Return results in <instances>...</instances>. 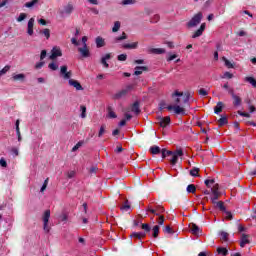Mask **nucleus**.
Returning a JSON list of instances; mask_svg holds the SVG:
<instances>
[{
  "label": "nucleus",
  "mask_w": 256,
  "mask_h": 256,
  "mask_svg": "<svg viewBox=\"0 0 256 256\" xmlns=\"http://www.w3.org/2000/svg\"><path fill=\"white\" fill-rule=\"evenodd\" d=\"M0 165H1V167H7V161H5L4 158H1Z\"/></svg>",
  "instance_id": "obj_63"
},
{
  "label": "nucleus",
  "mask_w": 256,
  "mask_h": 256,
  "mask_svg": "<svg viewBox=\"0 0 256 256\" xmlns=\"http://www.w3.org/2000/svg\"><path fill=\"white\" fill-rule=\"evenodd\" d=\"M146 235L145 232H133L130 237L131 239H138L141 241V239H145Z\"/></svg>",
  "instance_id": "obj_12"
},
{
  "label": "nucleus",
  "mask_w": 256,
  "mask_h": 256,
  "mask_svg": "<svg viewBox=\"0 0 256 256\" xmlns=\"http://www.w3.org/2000/svg\"><path fill=\"white\" fill-rule=\"evenodd\" d=\"M37 3H39V0H31L30 2H27L25 4V7H27L28 9H31V7H35Z\"/></svg>",
  "instance_id": "obj_35"
},
{
  "label": "nucleus",
  "mask_w": 256,
  "mask_h": 256,
  "mask_svg": "<svg viewBox=\"0 0 256 256\" xmlns=\"http://www.w3.org/2000/svg\"><path fill=\"white\" fill-rule=\"evenodd\" d=\"M62 56H63V52L61 51V48L59 46H54L51 50V55L49 56V59H51V61H55L57 57H62Z\"/></svg>",
  "instance_id": "obj_6"
},
{
  "label": "nucleus",
  "mask_w": 256,
  "mask_h": 256,
  "mask_svg": "<svg viewBox=\"0 0 256 256\" xmlns=\"http://www.w3.org/2000/svg\"><path fill=\"white\" fill-rule=\"evenodd\" d=\"M190 97L189 92L183 93L179 90L174 91L172 94L174 104L167 105V111L175 115H185V106L189 105Z\"/></svg>",
  "instance_id": "obj_1"
},
{
  "label": "nucleus",
  "mask_w": 256,
  "mask_h": 256,
  "mask_svg": "<svg viewBox=\"0 0 256 256\" xmlns=\"http://www.w3.org/2000/svg\"><path fill=\"white\" fill-rule=\"evenodd\" d=\"M124 117L126 118V121H130V119L133 118V116L129 113V110L125 112Z\"/></svg>",
  "instance_id": "obj_58"
},
{
  "label": "nucleus",
  "mask_w": 256,
  "mask_h": 256,
  "mask_svg": "<svg viewBox=\"0 0 256 256\" xmlns=\"http://www.w3.org/2000/svg\"><path fill=\"white\" fill-rule=\"evenodd\" d=\"M251 243L250 236L247 234H242L240 240V247H245V245H249Z\"/></svg>",
  "instance_id": "obj_10"
},
{
  "label": "nucleus",
  "mask_w": 256,
  "mask_h": 256,
  "mask_svg": "<svg viewBox=\"0 0 256 256\" xmlns=\"http://www.w3.org/2000/svg\"><path fill=\"white\" fill-rule=\"evenodd\" d=\"M179 157H183V150L178 149L173 151L171 154V158L169 159L171 165H177V161H179Z\"/></svg>",
  "instance_id": "obj_5"
},
{
  "label": "nucleus",
  "mask_w": 256,
  "mask_h": 256,
  "mask_svg": "<svg viewBox=\"0 0 256 256\" xmlns=\"http://www.w3.org/2000/svg\"><path fill=\"white\" fill-rule=\"evenodd\" d=\"M143 71H147V67L145 66H138L135 68L134 75H141Z\"/></svg>",
  "instance_id": "obj_24"
},
{
  "label": "nucleus",
  "mask_w": 256,
  "mask_h": 256,
  "mask_svg": "<svg viewBox=\"0 0 256 256\" xmlns=\"http://www.w3.org/2000/svg\"><path fill=\"white\" fill-rule=\"evenodd\" d=\"M161 228L158 226V225H156V226H154L153 227V229H152V235H153V237L155 238V239H157V237H159V230H160Z\"/></svg>",
  "instance_id": "obj_31"
},
{
  "label": "nucleus",
  "mask_w": 256,
  "mask_h": 256,
  "mask_svg": "<svg viewBox=\"0 0 256 256\" xmlns=\"http://www.w3.org/2000/svg\"><path fill=\"white\" fill-rule=\"evenodd\" d=\"M222 61H224L225 67H227V69H233V67H235L233 63L225 57H222Z\"/></svg>",
  "instance_id": "obj_26"
},
{
  "label": "nucleus",
  "mask_w": 256,
  "mask_h": 256,
  "mask_svg": "<svg viewBox=\"0 0 256 256\" xmlns=\"http://www.w3.org/2000/svg\"><path fill=\"white\" fill-rule=\"evenodd\" d=\"M16 133L18 135V141H21V130L19 129V120L16 121Z\"/></svg>",
  "instance_id": "obj_45"
},
{
  "label": "nucleus",
  "mask_w": 256,
  "mask_h": 256,
  "mask_svg": "<svg viewBox=\"0 0 256 256\" xmlns=\"http://www.w3.org/2000/svg\"><path fill=\"white\" fill-rule=\"evenodd\" d=\"M217 253H218L219 255L226 256V255L229 253V251L227 250V248L218 247V248H217Z\"/></svg>",
  "instance_id": "obj_30"
},
{
  "label": "nucleus",
  "mask_w": 256,
  "mask_h": 256,
  "mask_svg": "<svg viewBox=\"0 0 256 256\" xmlns=\"http://www.w3.org/2000/svg\"><path fill=\"white\" fill-rule=\"evenodd\" d=\"M137 45H138L137 42H133L131 44H124L123 48L124 49H137Z\"/></svg>",
  "instance_id": "obj_33"
},
{
  "label": "nucleus",
  "mask_w": 256,
  "mask_h": 256,
  "mask_svg": "<svg viewBox=\"0 0 256 256\" xmlns=\"http://www.w3.org/2000/svg\"><path fill=\"white\" fill-rule=\"evenodd\" d=\"M158 225H163L165 223V217L163 215H160L157 220Z\"/></svg>",
  "instance_id": "obj_55"
},
{
  "label": "nucleus",
  "mask_w": 256,
  "mask_h": 256,
  "mask_svg": "<svg viewBox=\"0 0 256 256\" xmlns=\"http://www.w3.org/2000/svg\"><path fill=\"white\" fill-rule=\"evenodd\" d=\"M47 57V50H42L40 54V61H43Z\"/></svg>",
  "instance_id": "obj_59"
},
{
  "label": "nucleus",
  "mask_w": 256,
  "mask_h": 256,
  "mask_svg": "<svg viewBox=\"0 0 256 256\" xmlns=\"http://www.w3.org/2000/svg\"><path fill=\"white\" fill-rule=\"evenodd\" d=\"M40 33L42 35H44V37H46V39H49V37H51V31L47 28L41 30Z\"/></svg>",
  "instance_id": "obj_37"
},
{
  "label": "nucleus",
  "mask_w": 256,
  "mask_h": 256,
  "mask_svg": "<svg viewBox=\"0 0 256 256\" xmlns=\"http://www.w3.org/2000/svg\"><path fill=\"white\" fill-rule=\"evenodd\" d=\"M244 81H246V83H249L250 85H252V87H256V79L248 76L244 78Z\"/></svg>",
  "instance_id": "obj_22"
},
{
  "label": "nucleus",
  "mask_w": 256,
  "mask_h": 256,
  "mask_svg": "<svg viewBox=\"0 0 256 256\" xmlns=\"http://www.w3.org/2000/svg\"><path fill=\"white\" fill-rule=\"evenodd\" d=\"M45 65L44 61L38 62L35 65V69H41Z\"/></svg>",
  "instance_id": "obj_61"
},
{
  "label": "nucleus",
  "mask_w": 256,
  "mask_h": 256,
  "mask_svg": "<svg viewBox=\"0 0 256 256\" xmlns=\"http://www.w3.org/2000/svg\"><path fill=\"white\" fill-rule=\"evenodd\" d=\"M13 81H25V74H13Z\"/></svg>",
  "instance_id": "obj_23"
},
{
  "label": "nucleus",
  "mask_w": 256,
  "mask_h": 256,
  "mask_svg": "<svg viewBox=\"0 0 256 256\" xmlns=\"http://www.w3.org/2000/svg\"><path fill=\"white\" fill-rule=\"evenodd\" d=\"M190 175L192 177H199V169L198 168H194V169L190 170Z\"/></svg>",
  "instance_id": "obj_46"
},
{
  "label": "nucleus",
  "mask_w": 256,
  "mask_h": 256,
  "mask_svg": "<svg viewBox=\"0 0 256 256\" xmlns=\"http://www.w3.org/2000/svg\"><path fill=\"white\" fill-rule=\"evenodd\" d=\"M75 174H76L75 170L68 171L67 172L68 179H73V177H75Z\"/></svg>",
  "instance_id": "obj_52"
},
{
  "label": "nucleus",
  "mask_w": 256,
  "mask_h": 256,
  "mask_svg": "<svg viewBox=\"0 0 256 256\" xmlns=\"http://www.w3.org/2000/svg\"><path fill=\"white\" fill-rule=\"evenodd\" d=\"M151 53H154L155 55H163V53H165V49L153 48V49H151Z\"/></svg>",
  "instance_id": "obj_28"
},
{
  "label": "nucleus",
  "mask_w": 256,
  "mask_h": 256,
  "mask_svg": "<svg viewBox=\"0 0 256 256\" xmlns=\"http://www.w3.org/2000/svg\"><path fill=\"white\" fill-rule=\"evenodd\" d=\"M27 19V14L21 13L19 17L17 18L18 23H21V21H25Z\"/></svg>",
  "instance_id": "obj_48"
},
{
  "label": "nucleus",
  "mask_w": 256,
  "mask_h": 256,
  "mask_svg": "<svg viewBox=\"0 0 256 256\" xmlns=\"http://www.w3.org/2000/svg\"><path fill=\"white\" fill-rule=\"evenodd\" d=\"M83 145V142H78L73 148L72 151L75 152L77 151L81 146Z\"/></svg>",
  "instance_id": "obj_57"
},
{
  "label": "nucleus",
  "mask_w": 256,
  "mask_h": 256,
  "mask_svg": "<svg viewBox=\"0 0 256 256\" xmlns=\"http://www.w3.org/2000/svg\"><path fill=\"white\" fill-rule=\"evenodd\" d=\"M109 59H111V54H106L101 58V63L106 69L109 68V63H107Z\"/></svg>",
  "instance_id": "obj_17"
},
{
  "label": "nucleus",
  "mask_w": 256,
  "mask_h": 256,
  "mask_svg": "<svg viewBox=\"0 0 256 256\" xmlns=\"http://www.w3.org/2000/svg\"><path fill=\"white\" fill-rule=\"evenodd\" d=\"M108 117L109 119H117V114L111 107L108 108Z\"/></svg>",
  "instance_id": "obj_32"
},
{
  "label": "nucleus",
  "mask_w": 256,
  "mask_h": 256,
  "mask_svg": "<svg viewBox=\"0 0 256 256\" xmlns=\"http://www.w3.org/2000/svg\"><path fill=\"white\" fill-rule=\"evenodd\" d=\"M35 25V18H30L28 21V26H27V33L28 35H33V27Z\"/></svg>",
  "instance_id": "obj_14"
},
{
  "label": "nucleus",
  "mask_w": 256,
  "mask_h": 256,
  "mask_svg": "<svg viewBox=\"0 0 256 256\" xmlns=\"http://www.w3.org/2000/svg\"><path fill=\"white\" fill-rule=\"evenodd\" d=\"M186 191L187 193H196L197 188L195 187V184H190L187 186Z\"/></svg>",
  "instance_id": "obj_34"
},
{
  "label": "nucleus",
  "mask_w": 256,
  "mask_h": 256,
  "mask_svg": "<svg viewBox=\"0 0 256 256\" xmlns=\"http://www.w3.org/2000/svg\"><path fill=\"white\" fill-rule=\"evenodd\" d=\"M95 43H96V47L98 49H101V47H105V39H103V37H101V36H98L95 39Z\"/></svg>",
  "instance_id": "obj_15"
},
{
  "label": "nucleus",
  "mask_w": 256,
  "mask_h": 256,
  "mask_svg": "<svg viewBox=\"0 0 256 256\" xmlns=\"http://www.w3.org/2000/svg\"><path fill=\"white\" fill-rule=\"evenodd\" d=\"M222 79H233V74L231 72H225Z\"/></svg>",
  "instance_id": "obj_49"
},
{
  "label": "nucleus",
  "mask_w": 256,
  "mask_h": 256,
  "mask_svg": "<svg viewBox=\"0 0 256 256\" xmlns=\"http://www.w3.org/2000/svg\"><path fill=\"white\" fill-rule=\"evenodd\" d=\"M205 185L208 188H211L212 194L221 193L219 192V184H215V180H205Z\"/></svg>",
  "instance_id": "obj_7"
},
{
  "label": "nucleus",
  "mask_w": 256,
  "mask_h": 256,
  "mask_svg": "<svg viewBox=\"0 0 256 256\" xmlns=\"http://www.w3.org/2000/svg\"><path fill=\"white\" fill-rule=\"evenodd\" d=\"M67 219H68V216H67L66 213H64V214H62V215L60 216V221H67Z\"/></svg>",
  "instance_id": "obj_64"
},
{
  "label": "nucleus",
  "mask_w": 256,
  "mask_h": 256,
  "mask_svg": "<svg viewBox=\"0 0 256 256\" xmlns=\"http://www.w3.org/2000/svg\"><path fill=\"white\" fill-rule=\"evenodd\" d=\"M73 9V4H68L64 8V13H66L67 15H71V13H73Z\"/></svg>",
  "instance_id": "obj_27"
},
{
  "label": "nucleus",
  "mask_w": 256,
  "mask_h": 256,
  "mask_svg": "<svg viewBox=\"0 0 256 256\" xmlns=\"http://www.w3.org/2000/svg\"><path fill=\"white\" fill-rule=\"evenodd\" d=\"M189 229H190L192 235H199L200 229H199V226H197L196 224L191 223L189 225Z\"/></svg>",
  "instance_id": "obj_16"
},
{
  "label": "nucleus",
  "mask_w": 256,
  "mask_h": 256,
  "mask_svg": "<svg viewBox=\"0 0 256 256\" xmlns=\"http://www.w3.org/2000/svg\"><path fill=\"white\" fill-rule=\"evenodd\" d=\"M199 95H201L202 97H206V95H209V93L207 92L206 89L201 88V89L199 90Z\"/></svg>",
  "instance_id": "obj_53"
},
{
  "label": "nucleus",
  "mask_w": 256,
  "mask_h": 256,
  "mask_svg": "<svg viewBox=\"0 0 256 256\" xmlns=\"http://www.w3.org/2000/svg\"><path fill=\"white\" fill-rule=\"evenodd\" d=\"M141 229H143V231H145L146 233H149V231H151V226H149V224L144 223L141 224Z\"/></svg>",
  "instance_id": "obj_42"
},
{
  "label": "nucleus",
  "mask_w": 256,
  "mask_h": 256,
  "mask_svg": "<svg viewBox=\"0 0 256 256\" xmlns=\"http://www.w3.org/2000/svg\"><path fill=\"white\" fill-rule=\"evenodd\" d=\"M122 211H129L131 209V206L129 205V201L124 202V204L120 208Z\"/></svg>",
  "instance_id": "obj_40"
},
{
  "label": "nucleus",
  "mask_w": 256,
  "mask_h": 256,
  "mask_svg": "<svg viewBox=\"0 0 256 256\" xmlns=\"http://www.w3.org/2000/svg\"><path fill=\"white\" fill-rule=\"evenodd\" d=\"M207 25L205 23H202L200 28L192 35V39H197V37H201L203 35V31H205V27Z\"/></svg>",
  "instance_id": "obj_11"
},
{
  "label": "nucleus",
  "mask_w": 256,
  "mask_h": 256,
  "mask_svg": "<svg viewBox=\"0 0 256 256\" xmlns=\"http://www.w3.org/2000/svg\"><path fill=\"white\" fill-rule=\"evenodd\" d=\"M203 19V12H198L192 17V19L187 23V27H197L201 20Z\"/></svg>",
  "instance_id": "obj_4"
},
{
  "label": "nucleus",
  "mask_w": 256,
  "mask_h": 256,
  "mask_svg": "<svg viewBox=\"0 0 256 256\" xmlns=\"http://www.w3.org/2000/svg\"><path fill=\"white\" fill-rule=\"evenodd\" d=\"M223 102H218L216 107L214 108V113H216V115H219V113H221V111H223Z\"/></svg>",
  "instance_id": "obj_21"
},
{
  "label": "nucleus",
  "mask_w": 256,
  "mask_h": 256,
  "mask_svg": "<svg viewBox=\"0 0 256 256\" xmlns=\"http://www.w3.org/2000/svg\"><path fill=\"white\" fill-rule=\"evenodd\" d=\"M233 99V103L235 105V107H239V105H241V97L237 96V95H233L232 96Z\"/></svg>",
  "instance_id": "obj_29"
},
{
  "label": "nucleus",
  "mask_w": 256,
  "mask_h": 256,
  "mask_svg": "<svg viewBox=\"0 0 256 256\" xmlns=\"http://www.w3.org/2000/svg\"><path fill=\"white\" fill-rule=\"evenodd\" d=\"M221 241H228L229 239V233L227 232H221L220 233Z\"/></svg>",
  "instance_id": "obj_43"
},
{
  "label": "nucleus",
  "mask_w": 256,
  "mask_h": 256,
  "mask_svg": "<svg viewBox=\"0 0 256 256\" xmlns=\"http://www.w3.org/2000/svg\"><path fill=\"white\" fill-rule=\"evenodd\" d=\"M80 109L82 111L81 117H82V119H85V117H87V107L82 105V106H80Z\"/></svg>",
  "instance_id": "obj_44"
},
{
  "label": "nucleus",
  "mask_w": 256,
  "mask_h": 256,
  "mask_svg": "<svg viewBox=\"0 0 256 256\" xmlns=\"http://www.w3.org/2000/svg\"><path fill=\"white\" fill-rule=\"evenodd\" d=\"M173 154V151L162 149V159H165V157H171Z\"/></svg>",
  "instance_id": "obj_36"
},
{
  "label": "nucleus",
  "mask_w": 256,
  "mask_h": 256,
  "mask_svg": "<svg viewBox=\"0 0 256 256\" xmlns=\"http://www.w3.org/2000/svg\"><path fill=\"white\" fill-rule=\"evenodd\" d=\"M150 153H152V155H159L161 153V148L159 146H152L150 148Z\"/></svg>",
  "instance_id": "obj_25"
},
{
  "label": "nucleus",
  "mask_w": 256,
  "mask_h": 256,
  "mask_svg": "<svg viewBox=\"0 0 256 256\" xmlns=\"http://www.w3.org/2000/svg\"><path fill=\"white\" fill-rule=\"evenodd\" d=\"M220 127H223V125H227V117H222L218 121Z\"/></svg>",
  "instance_id": "obj_47"
},
{
  "label": "nucleus",
  "mask_w": 256,
  "mask_h": 256,
  "mask_svg": "<svg viewBox=\"0 0 256 256\" xmlns=\"http://www.w3.org/2000/svg\"><path fill=\"white\" fill-rule=\"evenodd\" d=\"M135 3V0H124L122 1V5H133Z\"/></svg>",
  "instance_id": "obj_60"
},
{
  "label": "nucleus",
  "mask_w": 256,
  "mask_h": 256,
  "mask_svg": "<svg viewBox=\"0 0 256 256\" xmlns=\"http://www.w3.org/2000/svg\"><path fill=\"white\" fill-rule=\"evenodd\" d=\"M105 134V125H102L100 127L99 133H98V137H103V135Z\"/></svg>",
  "instance_id": "obj_54"
},
{
  "label": "nucleus",
  "mask_w": 256,
  "mask_h": 256,
  "mask_svg": "<svg viewBox=\"0 0 256 256\" xmlns=\"http://www.w3.org/2000/svg\"><path fill=\"white\" fill-rule=\"evenodd\" d=\"M215 205L218 207V209H220V211H225V204L223 201L216 202Z\"/></svg>",
  "instance_id": "obj_41"
},
{
  "label": "nucleus",
  "mask_w": 256,
  "mask_h": 256,
  "mask_svg": "<svg viewBox=\"0 0 256 256\" xmlns=\"http://www.w3.org/2000/svg\"><path fill=\"white\" fill-rule=\"evenodd\" d=\"M160 17L158 14L154 15L153 18L151 19V23H158Z\"/></svg>",
  "instance_id": "obj_62"
},
{
  "label": "nucleus",
  "mask_w": 256,
  "mask_h": 256,
  "mask_svg": "<svg viewBox=\"0 0 256 256\" xmlns=\"http://www.w3.org/2000/svg\"><path fill=\"white\" fill-rule=\"evenodd\" d=\"M9 69H11V66L6 65L1 71H0V76L1 75H5V73H7L9 71Z\"/></svg>",
  "instance_id": "obj_51"
},
{
  "label": "nucleus",
  "mask_w": 256,
  "mask_h": 256,
  "mask_svg": "<svg viewBox=\"0 0 256 256\" xmlns=\"http://www.w3.org/2000/svg\"><path fill=\"white\" fill-rule=\"evenodd\" d=\"M147 211L152 213V215H161V213L165 212V208H163L161 206H157L155 209L148 207Z\"/></svg>",
  "instance_id": "obj_9"
},
{
  "label": "nucleus",
  "mask_w": 256,
  "mask_h": 256,
  "mask_svg": "<svg viewBox=\"0 0 256 256\" xmlns=\"http://www.w3.org/2000/svg\"><path fill=\"white\" fill-rule=\"evenodd\" d=\"M118 61H127V54L118 55Z\"/></svg>",
  "instance_id": "obj_56"
},
{
  "label": "nucleus",
  "mask_w": 256,
  "mask_h": 256,
  "mask_svg": "<svg viewBox=\"0 0 256 256\" xmlns=\"http://www.w3.org/2000/svg\"><path fill=\"white\" fill-rule=\"evenodd\" d=\"M60 75L63 79L68 80V85H70V87H74L76 91H83V86L81 85V83H79V81L75 79H71L73 74L71 73V71H67V65H63L60 67Z\"/></svg>",
  "instance_id": "obj_2"
},
{
  "label": "nucleus",
  "mask_w": 256,
  "mask_h": 256,
  "mask_svg": "<svg viewBox=\"0 0 256 256\" xmlns=\"http://www.w3.org/2000/svg\"><path fill=\"white\" fill-rule=\"evenodd\" d=\"M130 111H132V113H135V115H139V113H141V109H139V102H135L130 107Z\"/></svg>",
  "instance_id": "obj_18"
},
{
  "label": "nucleus",
  "mask_w": 256,
  "mask_h": 256,
  "mask_svg": "<svg viewBox=\"0 0 256 256\" xmlns=\"http://www.w3.org/2000/svg\"><path fill=\"white\" fill-rule=\"evenodd\" d=\"M78 51L82 57H91V52L89 51V47L87 45L83 46L82 48H78Z\"/></svg>",
  "instance_id": "obj_8"
},
{
  "label": "nucleus",
  "mask_w": 256,
  "mask_h": 256,
  "mask_svg": "<svg viewBox=\"0 0 256 256\" xmlns=\"http://www.w3.org/2000/svg\"><path fill=\"white\" fill-rule=\"evenodd\" d=\"M171 123V117L169 116H166V117H163V118H160V121H159V125L160 127H167V125H169Z\"/></svg>",
  "instance_id": "obj_13"
},
{
  "label": "nucleus",
  "mask_w": 256,
  "mask_h": 256,
  "mask_svg": "<svg viewBox=\"0 0 256 256\" xmlns=\"http://www.w3.org/2000/svg\"><path fill=\"white\" fill-rule=\"evenodd\" d=\"M119 29H121V22L116 21V22L114 23V26H113V28H112V31H113V33H117V31H119Z\"/></svg>",
  "instance_id": "obj_38"
},
{
  "label": "nucleus",
  "mask_w": 256,
  "mask_h": 256,
  "mask_svg": "<svg viewBox=\"0 0 256 256\" xmlns=\"http://www.w3.org/2000/svg\"><path fill=\"white\" fill-rule=\"evenodd\" d=\"M219 197H221V193L212 194L211 202L215 205V203H217V199H219Z\"/></svg>",
  "instance_id": "obj_39"
},
{
  "label": "nucleus",
  "mask_w": 256,
  "mask_h": 256,
  "mask_svg": "<svg viewBox=\"0 0 256 256\" xmlns=\"http://www.w3.org/2000/svg\"><path fill=\"white\" fill-rule=\"evenodd\" d=\"M51 218V210H45L42 221H43V230L45 233H49L51 231V226H49V219Z\"/></svg>",
  "instance_id": "obj_3"
},
{
  "label": "nucleus",
  "mask_w": 256,
  "mask_h": 256,
  "mask_svg": "<svg viewBox=\"0 0 256 256\" xmlns=\"http://www.w3.org/2000/svg\"><path fill=\"white\" fill-rule=\"evenodd\" d=\"M48 69H50V71H57V69H59V62L52 61L48 64Z\"/></svg>",
  "instance_id": "obj_20"
},
{
  "label": "nucleus",
  "mask_w": 256,
  "mask_h": 256,
  "mask_svg": "<svg viewBox=\"0 0 256 256\" xmlns=\"http://www.w3.org/2000/svg\"><path fill=\"white\" fill-rule=\"evenodd\" d=\"M123 39H127V34H125V32L122 33L121 37L115 38V43H117L118 41H123Z\"/></svg>",
  "instance_id": "obj_50"
},
{
  "label": "nucleus",
  "mask_w": 256,
  "mask_h": 256,
  "mask_svg": "<svg viewBox=\"0 0 256 256\" xmlns=\"http://www.w3.org/2000/svg\"><path fill=\"white\" fill-rule=\"evenodd\" d=\"M131 89H133V87L127 86L126 89L121 90L118 94H116V98L119 99V98L123 97L126 93H129V91H131Z\"/></svg>",
  "instance_id": "obj_19"
}]
</instances>
